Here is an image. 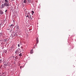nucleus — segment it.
Here are the masks:
<instances>
[{"mask_svg":"<svg viewBox=\"0 0 76 76\" xmlns=\"http://www.w3.org/2000/svg\"><path fill=\"white\" fill-rule=\"evenodd\" d=\"M7 52V50H5V53H6Z\"/></svg>","mask_w":76,"mask_h":76,"instance_id":"25","label":"nucleus"},{"mask_svg":"<svg viewBox=\"0 0 76 76\" xmlns=\"http://www.w3.org/2000/svg\"><path fill=\"white\" fill-rule=\"evenodd\" d=\"M4 65L5 66H8V64H7V62H6L4 64Z\"/></svg>","mask_w":76,"mask_h":76,"instance_id":"10","label":"nucleus"},{"mask_svg":"<svg viewBox=\"0 0 76 76\" xmlns=\"http://www.w3.org/2000/svg\"><path fill=\"white\" fill-rule=\"evenodd\" d=\"M18 51V50H16V51H15V54H17V53H18V52H19Z\"/></svg>","mask_w":76,"mask_h":76,"instance_id":"16","label":"nucleus"},{"mask_svg":"<svg viewBox=\"0 0 76 76\" xmlns=\"http://www.w3.org/2000/svg\"><path fill=\"white\" fill-rule=\"evenodd\" d=\"M2 76H5L6 74L5 73H2Z\"/></svg>","mask_w":76,"mask_h":76,"instance_id":"8","label":"nucleus"},{"mask_svg":"<svg viewBox=\"0 0 76 76\" xmlns=\"http://www.w3.org/2000/svg\"><path fill=\"white\" fill-rule=\"evenodd\" d=\"M32 13H34V11H32Z\"/></svg>","mask_w":76,"mask_h":76,"instance_id":"26","label":"nucleus"},{"mask_svg":"<svg viewBox=\"0 0 76 76\" xmlns=\"http://www.w3.org/2000/svg\"><path fill=\"white\" fill-rule=\"evenodd\" d=\"M14 25H13V24H11V25H10V28H11V29H12V28H13V26H14Z\"/></svg>","mask_w":76,"mask_h":76,"instance_id":"3","label":"nucleus"},{"mask_svg":"<svg viewBox=\"0 0 76 76\" xmlns=\"http://www.w3.org/2000/svg\"><path fill=\"white\" fill-rule=\"evenodd\" d=\"M28 2L29 3H31V0H28Z\"/></svg>","mask_w":76,"mask_h":76,"instance_id":"15","label":"nucleus"},{"mask_svg":"<svg viewBox=\"0 0 76 76\" xmlns=\"http://www.w3.org/2000/svg\"><path fill=\"white\" fill-rule=\"evenodd\" d=\"M19 54V56H20V57H22V54L21 53H20L19 54V53H18Z\"/></svg>","mask_w":76,"mask_h":76,"instance_id":"5","label":"nucleus"},{"mask_svg":"<svg viewBox=\"0 0 76 76\" xmlns=\"http://www.w3.org/2000/svg\"><path fill=\"white\" fill-rule=\"evenodd\" d=\"M13 57H14V56H13Z\"/></svg>","mask_w":76,"mask_h":76,"instance_id":"31","label":"nucleus"},{"mask_svg":"<svg viewBox=\"0 0 76 76\" xmlns=\"http://www.w3.org/2000/svg\"><path fill=\"white\" fill-rule=\"evenodd\" d=\"M1 61H2V59L0 60V63H1Z\"/></svg>","mask_w":76,"mask_h":76,"instance_id":"22","label":"nucleus"},{"mask_svg":"<svg viewBox=\"0 0 76 76\" xmlns=\"http://www.w3.org/2000/svg\"><path fill=\"white\" fill-rule=\"evenodd\" d=\"M29 31H31V30H30V29H29Z\"/></svg>","mask_w":76,"mask_h":76,"instance_id":"30","label":"nucleus"},{"mask_svg":"<svg viewBox=\"0 0 76 76\" xmlns=\"http://www.w3.org/2000/svg\"><path fill=\"white\" fill-rule=\"evenodd\" d=\"M20 69H22V68H23V66H20Z\"/></svg>","mask_w":76,"mask_h":76,"instance_id":"18","label":"nucleus"},{"mask_svg":"<svg viewBox=\"0 0 76 76\" xmlns=\"http://www.w3.org/2000/svg\"><path fill=\"white\" fill-rule=\"evenodd\" d=\"M10 32H12V30H11Z\"/></svg>","mask_w":76,"mask_h":76,"instance_id":"29","label":"nucleus"},{"mask_svg":"<svg viewBox=\"0 0 76 76\" xmlns=\"http://www.w3.org/2000/svg\"><path fill=\"white\" fill-rule=\"evenodd\" d=\"M5 6H6L4 4H2L1 7V9L4 8Z\"/></svg>","mask_w":76,"mask_h":76,"instance_id":"2","label":"nucleus"},{"mask_svg":"<svg viewBox=\"0 0 76 76\" xmlns=\"http://www.w3.org/2000/svg\"><path fill=\"white\" fill-rule=\"evenodd\" d=\"M26 0H24L23 3H26Z\"/></svg>","mask_w":76,"mask_h":76,"instance_id":"14","label":"nucleus"},{"mask_svg":"<svg viewBox=\"0 0 76 76\" xmlns=\"http://www.w3.org/2000/svg\"><path fill=\"white\" fill-rule=\"evenodd\" d=\"M37 41V44L38 43V42H39V41L38 40V38H37L36 40Z\"/></svg>","mask_w":76,"mask_h":76,"instance_id":"7","label":"nucleus"},{"mask_svg":"<svg viewBox=\"0 0 76 76\" xmlns=\"http://www.w3.org/2000/svg\"><path fill=\"white\" fill-rule=\"evenodd\" d=\"M16 26H17V28L18 30L19 29V26H18V24H17Z\"/></svg>","mask_w":76,"mask_h":76,"instance_id":"4","label":"nucleus"},{"mask_svg":"<svg viewBox=\"0 0 76 76\" xmlns=\"http://www.w3.org/2000/svg\"><path fill=\"white\" fill-rule=\"evenodd\" d=\"M7 39H4V42H6V41H7Z\"/></svg>","mask_w":76,"mask_h":76,"instance_id":"19","label":"nucleus"},{"mask_svg":"<svg viewBox=\"0 0 76 76\" xmlns=\"http://www.w3.org/2000/svg\"><path fill=\"white\" fill-rule=\"evenodd\" d=\"M3 36V33H0V37H2Z\"/></svg>","mask_w":76,"mask_h":76,"instance_id":"11","label":"nucleus"},{"mask_svg":"<svg viewBox=\"0 0 76 76\" xmlns=\"http://www.w3.org/2000/svg\"><path fill=\"white\" fill-rule=\"evenodd\" d=\"M11 50H12L11 51H13V48H11Z\"/></svg>","mask_w":76,"mask_h":76,"instance_id":"20","label":"nucleus"},{"mask_svg":"<svg viewBox=\"0 0 76 76\" xmlns=\"http://www.w3.org/2000/svg\"><path fill=\"white\" fill-rule=\"evenodd\" d=\"M7 30H9L10 31V29H7Z\"/></svg>","mask_w":76,"mask_h":76,"instance_id":"28","label":"nucleus"},{"mask_svg":"<svg viewBox=\"0 0 76 76\" xmlns=\"http://www.w3.org/2000/svg\"><path fill=\"white\" fill-rule=\"evenodd\" d=\"M26 17H27L28 18H29V15H27L26 16Z\"/></svg>","mask_w":76,"mask_h":76,"instance_id":"23","label":"nucleus"},{"mask_svg":"<svg viewBox=\"0 0 76 76\" xmlns=\"http://www.w3.org/2000/svg\"><path fill=\"white\" fill-rule=\"evenodd\" d=\"M15 59H18V56H16L15 57Z\"/></svg>","mask_w":76,"mask_h":76,"instance_id":"21","label":"nucleus"},{"mask_svg":"<svg viewBox=\"0 0 76 76\" xmlns=\"http://www.w3.org/2000/svg\"><path fill=\"white\" fill-rule=\"evenodd\" d=\"M22 45V44H21V43H20L18 45V47H20V45Z\"/></svg>","mask_w":76,"mask_h":76,"instance_id":"13","label":"nucleus"},{"mask_svg":"<svg viewBox=\"0 0 76 76\" xmlns=\"http://www.w3.org/2000/svg\"><path fill=\"white\" fill-rule=\"evenodd\" d=\"M4 13L3 12V11H1V15L3 14Z\"/></svg>","mask_w":76,"mask_h":76,"instance_id":"17","label":"nucleus"},{"mask_svg":"<svg viewBox=\"0 0 76 76\" xmlns=\"http://www.w3.org/2000/svg\"><path fill=\"white\" fill-rule=\"evenodd\" d=\"M0 76H1V75H0Z\"/></svg>","mask_w":76,"mask_h":76,"instance_id":"32","label":"nucleus"},{"mask_svg":"<svg viewBox=\"0 0 76 76\" xmlns=\"http://www.w3.org/2000/svg\"><path fill=\"white\" fill-rule=\"evenodd\" d=\"M13 58V56H10V57L9 58V59H10V60H12V58Z\"/></svg>","mask_w":76,"mask_h":76,"instance_id":"6","label":"nucleus"},{"mask_svg":"<svg viewBox=\"0 0 76 76\" xmlns=\"http://www.w3.org/2000/svg\"><path fill=\"white\" fill-rule=\"evenodd\" d=\"M7 10H6L5 11V12H7Z\"/></svg>","mask_w":76,"mask_h":76,"instance_id":"27","label":"nucleus"},{"mask_svg":"<svg viewBox=\"0 0 76 76\" xmlns=\"http://www.w3.org/2000/svg\"><path fill=\"white\" fill-rule=\"evenodd\" d=\"M8 64V65L9 66V65H10V62H7Z\"/></svg>","mask_w":76,"mask_h":76,"instance_id":"12","label":"nucleus"},{"mask_svg":"<svg viewBox=\"0 0 76 76\" xmlns=\"http://www.w3.org/2000/svg\"><path fill=\"white\" fill-rule=\"evenodd\" d=\"M29 18L30 19V18H31V20H32V18L31 17V16H30V17H29Z\"/></svg>","mask_w":76,"mask_h":76,"instance_id":"24","label":"nucleus"},{"mask_svg":"<svg viewBox=\"0 0 76 76\" xmlns=\"http://www.w3.org/2000/svg\"><path fill=\"white\" fill-rule=\"evenodd\" d=\"M33 53V50L32 49L30 51V54H32Z\"/></svg>","mask_w":76,"mask_h":76,"instance_id":"9","label":"nucleus"},{"mask_svg":"<svg viewBox=\"0 0 76 76\" xmlns=\"http://www.w3.org/2000/svg\"><path fill=\"white\" fill-rule=\"evenodd\" d=\"M5 2L4 4L6 7H9L10 5H9V2L8 0H4Z\"/></svg>","mask_w":76,"mask_h":76,"instance_id":"1","label":"nucleus"}]
</instances>
